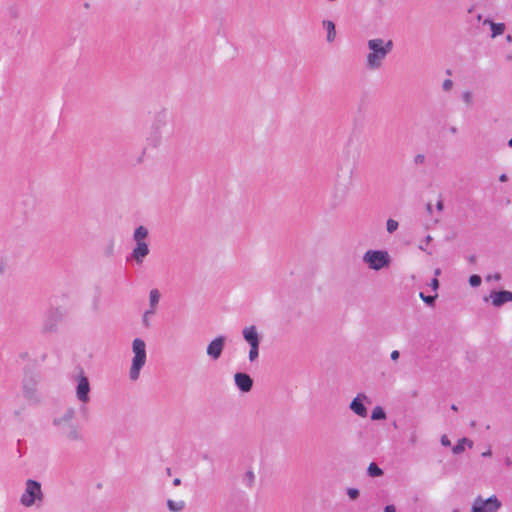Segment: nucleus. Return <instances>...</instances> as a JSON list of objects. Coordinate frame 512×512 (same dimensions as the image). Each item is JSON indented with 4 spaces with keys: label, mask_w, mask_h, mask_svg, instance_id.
<instances>
[{
    "label": "nucleus",
    "mask_w": 512,
    "mask_h": 512,
    "mask_svg": "<svg viewBox=\"0 0 512 512\" xmlns=\"http://www.w3.org/2000/svg\"><path fill=\"white\" fill-rule=\"evenodd\" d=\"M370 52L366 56V67L370 70L379 69L387 55L393 49V41H384L382 38L370 39L367 42Z\"/></svg>",
    "instance_id": "1"
},
{
    "label": "nucleus",
    "mask_w": 512,
    "mask_h": 512,
    "mask_svg": "<svg viewBox=\"0 0 512 512\" xmlns=\"http://www.w3.org/2000/svg\"><path fill=\"white\" fill-rule=\"evenodd\" d=\"M132 351L134 353V357L132 359L129 377L132 381H136L139 378L141 369L146 363L145 342L140 338H135L132 342Z\"/></svg>",
    "instance_id": "2"
},
{
    "label": "nucleus",
    "mask_w": 512,
    "mask_h": 512,
    "mask_svg": "<svg viewBox=\"0 0 512 512\" xmlns=\"http://www.w3.org/2000/svg\"><path fill=\"white\" fill-rule=\"evenodd\" d=\"M44 499L41 483L34 479H28L25 490L20 497V503L25 507H31Z\"/></svg>",
    "instance_id": "3"
},
{
    "label": "nucleus",
    "mask_w": 512,
    "mask_h": 512,
    "mask_svg": "<svg viewBox=\"0 0 512 512\" xmlns=\"http://www.w3.org/2000/svg\"><path fill=\"white\" fill-rule=\"evenodd\" d=\"M39 374L30 368L24 369L23 378V395L30 402H38L39 396L37 392V384L39 381Z\"/></svg>",
    "instance_id": "4"
},
{
    "label": "nucleus",
    "mask_w": 512,
    "mask_h": 512,
    "mask_svg": "<svg viewBox=\"0 0 512 512\" xmlns=\"http://www.w3.org/2000/svg\"><path fill=\"white\" fill-rule=\"evenodd\" d=\"M363 261L370 269L378 271L389 266L390 256L387 251L368 250L363 256Z\"/></svg>",
    "instance_id": "5"
},
{
    "label": "nucleus",
    "mask_w": 512,
    "mask_h": 512,
    "mask_svg": "<svg viewBox=\"0 0 512 512\" xmlns=\"http://www.w3.org/2000/svg\"><path fill=\"white\" fill-rule=\"evenodd\" d=\"M64 311L61 308H50L47 310L43 321V330L45 332H55L58 324L64 318Z\"/></svg>",
    "instance_id": "6"
},
{
    "label": "nucleus",
    "mask_w": 512,
    "mask_h": 512,
    "mask_svg": "<svg viewBox=\"0 0 512 512\" xmlns=\"http://www.w3.org/2000/svg\"><path fill=\"white\" fill-rule=\"evenodd\" d=\"M500 507L501 502L495 495L485 500L482 499L481 496H478L472 505L471 512H497Z\"/></svg>",
    "instance_id": "7"
},
{
    "label": "nucleus",
    "mask_w": 512,
    "mask_h": 512,
    "mask_svg": "<svg viewBox=\"0 0 512 512\" xmlns=\"http://www.w3.org/2000/svg\"><path fill=\"white\" fill-rule=\"evenodd\" d=\"M56 427L59 429L60 434L68 441L75 442L84 440V434L81 427L75 420Z\"/></svg>",
    "instance_id": "8"
},
{
    "label": "nucleus",
    "mask_w": 512,
    "mask_h": 512,
    "mask_svg": "<svg viewBox=\"0 0 512 512\" xmlns=\"http://www.w3.org/2000/svg\"><path fill=\"white\" fill-rule=\"evenodd\" d=\"M150 248L147 242L135 243L131 253L126 256V262H134L141 266L144 263L145 258L149 255Z\"/></svg>",
    "instance_id": "9"
},
{
    "label": "nucleus",
    "mask_w": 512,
    "mask_h": 512,
    "mask_svg": "<svg viewBox=\"0 0 512 512\" xmlns=\"http://www.w3.org/2000/svg\"><path fill=\"white\" fill-rule=\"evenodd\" d=\"M90 383L88 378L81 373L77 378V385H76V397L77 399L83 403L86 404L90 401Z\"/></svg>",
    "instance_id": "10"
},
{
    "label": "nucleus",
    "mask_w": 512,
    "mask_h": 512,
    "mask_svg": "<svg viewBox=\"0 0 512 512\" xmlns=\"http://www.w3.org/2000/svg\"><path fill=\"white\" fill-rule=\"evenodd\" d=\"M226 337L225 336H218L215 339H213L207 346V355L212 360H218L223 352L224 346H225Z\"/></svg>",
    "instance_id": "11"
},
{
    "label": "nucleus",
    "mask_w": 512,
    "mask_h": 512,
    "mask_svg": "<svg viewBox=\"0 0 512 512\" xmlns=\"http://www.w3.org/2000/svg\"><path fill=\"white\" fill-rule=\"evenodd\" d=\"M234 381L237 388L242 392H249L253 387V380L247 373H236Z\"/></svg>",
    "instance_id": "12"
},
{
    "label": "nucleus",
    "mask_w": 512,
    "mask_h": 512,
    "mask_svg": "<svg viewBox=\"0 0 512 512\" xmlns=\"http://www.w3.org/2000/svg\"><path fill=\"white\" fill-rule=\"evenodd\" d=\"M490 298L495 307H501L507 302H512V292L508 290L492 291Z\"/></svg>",
    "instance_id": "13"
},
{
    "label": "nucleus",
    "mask_w": 512,
    "mask_h": 512,
    "mask_svg": "<svg viewBox=\"0 0 512 512\" xmlns=\"http://www.w3.org/2000/svg\"><path fill=\"white\" fill-rule=\"evenodd\" d=\"M366 399V395L358 394L350 403V409L360 417H366L368 414L367 408L364 404V400Z\"/></svg>",
    "instance_id": "14"
},
{
    "label": "nucleus",
    "mask_w": 512,
    "mask_h": 512,
    "mask_svg": "<svg viewBox=\"0 0 512 512\" xmlns=\"http://www.w3.org/2000/svg\"><path fill=\"white\" fill-rule=\"evenodd\" d=\"M164 125V122L160 119L156 120L152 126V131L150 136L147 138L148 144L157 147L160 145L162 140V132L161 128Z\"/></svg>",
    "instance_id": "15"
},
{
    "label": "nucleus",
    "mask_w": 512,
    "mask_h": 512,
    "mask_svg": "<svg viewBox=\"0 0 512 512\" xmlns=\"http://www.w3.org/2000/svg\"><path fill=\"white\" fill-rule=\"evenodd\" d=\"M242 335L249 345H260V336L254 325L245 327L242 331Z\"/></svg>",
    "instance_id": "16"
},
{
    "label": "nucleus",
    "mask_w": 512,
    "mask_h": 512,
    "mask_svg": "<svg viewBox=\"0 0 512 512\" xmlns=\"http://www.w3.org/2000/svg\"><path fill=\"white\" fill-rule=\"evenodd\" d=\"M76 411L74 408H67L62 415L55 417L53 419V425L59 426L68 422H72L75 420Z\"/></svg>",
    "instance_id": "17"
},
{
    "label": "nucleus",
    "mask_w": 512,
    "mask_h": 512,
    "mask_svg": "<svg viewBox=\"0 0 512 512\" xmlns=\"http://www.w3.org/2000/svg\"><path fill=\"white\" fill-rule=\"evenodd\" d=\"M148 234V229L145 226L140 225L134 230L132 239L135 243H144L146 242L145 240L148 237Z\"/></svg>",
    "instance_id": "18"
},
{
    "label": "nucleus",
    "mask_w": 512,
    "mask_h": 512,
    "mask_svg": "<svg viewBox=\"0 0 512 512\" xmlns=\"http://www.w3.org/2000/svg\"><path fill=\"white\" fill-rule=\"evenodd\" d=\"M484 24H489L491 27V37L495 38L497 36H500L505 31V24L504 23H495L489 19L484 20Z\"/></svg>",
    "instance_id": "19"
},
{
    "label": "nucleus",
    "mask_w": 512,
    "mask_h": 512,
    "mask_svg": "<svg viewBox=\"0 0 512 512\" xmlns=\"http://www.w3.org/2000/svg\"><path fill=\"white\" fill-rule=\"evenodd\" d=\"M323 27L326 29L327 31V41L329 43H332L335 38H336V29H335V24L333 21L331 20H324L323 21Z\"/></svg>",
    "instance_id": "20"
},
{
    "label": "nucleus",
    "mask_w": 512,
    "mask_h": 512,
    "mask_svg": "<svg viewBox=\"0 0 512 512\" xmlns=\"http://www.w3.org/2000/svg\"><path fill=\"white\" fill-rule=\"evenodd\" d=\"M465 445L471 448L473 446V442L468 438L459 439L458 442L453 446L452 452L454 454H461L465 450Z\"/></svg>",
    "instance_id": "21"
},
{
    "label": "nucleus",
    "mask_w": 512,
    "mask_h": 512,
    "mask_svg": "<svg viewBox=\"0 0 512 512\" xmlns=\"http://www.w3.org/2000/svg\"><path fill=\"white\" fill-rule=\"evenodd\" d=\"M159 300H160L159 290L152 289L149 293V303H150L149 309H153L154 311H156V306L159 303Z\"/></svg>",
    "instance_id": "22"
},
{
    "label": "nucleus",
    "mask_w": 512,
    "mask_h": 512,
    "mask_svg": "<svg viewBox=\"0 0 512 512\" xmlns=\"http://www.w3.org/2000/svg\"><path fill=\"white\" fill-rule=\"evenodd\" d=\"M167 506L171 512H179L182 511L185 507L184 501H174V500H168Z\"/></svg>",
    "instance_id": "23"
},
{
    "label": "nucleus",
    "mask_w": 512,
    "mask_h": 512,
    "mask_svg": "<svg viewBox=\"0 0 512 512\" xmlns=\"http://www.w3.org/2000/svg\"><path fill=\"white\" fill-rule=\"evenodd\" d=\"M367 473L370 477H379L383 475V470L376 463L372 462L368 466Z\"/></svg>",
    "instance_id": "24"
},
{
    "label": "nucleus",
    "mask_w": 512,
    "mask_h": 512,
    "mask_svg": "<svg viewBox=\"0 0 512 512\" xmlns=\"http://www.w3.org/2000/svg\"><path fill=\"white\" fill-rule=\"evenodd\" d=\"M386 418V413L384 409L380 406H376L371 413L372 420H384Z\"/></svg>",
    "instance_id": "25"
},
{
    "label": "nucleus",
    "mask_w": 512,
    "mask_h": 512,
    "mask_svg": "<svg viewBox=\"0 0 512 512\" xmlns=\"http://www.w3.org/2000/svg\"><path fill=\"white\" fill-rule=\"evenodd\" d=\"M259 356V345H250L249 360L255 361Z\"/></svg>",
    "instance_id": "26"
},
{
    "label": "nucleus",
    "mask_w": 512,
    "mask_h": 512,
    "mask_svg": "<svg viewBox=\"0 0 512 512\" xmlns=\"http://www.w3.org/2000/svg\"><path fill=\"white\" fill-rule=\"evenodd\" d=\"M398 222L394 219H388L386 223V228L388 233H394L398 229Z\"/></svg>",
    "instance_id": "27"
},
{
    "label": "nucleus",
    "mask_w": 512,
    "mask_h": 512,
    "mask_svg": "<svg viewBox=\"0 0 512 512\" xmlns=\"http://www.w3.org/2000/svg\"><path fill=\"white\" fill-rule=\"evenodd\" d=\"M155 312L156 311H154L153 309H148L145 311L143 318H142V322L145 327L150 326V322H149L150 316L154 315Z\"/></svg>",
    "instance_id": "28"
},
{
    "label": "nucleus",
    "mask_w": 512,
    "mask_h": 512,
    "mask_svg": "<svg viewBox=\"0 0 512 512\" xmlns=\"http://www.w3.org/2000/svg\"><path fill=\"white\" fill-rule=\"evenodd\" d=\"M482 282V279L479 275L477 274H473L469 277V284L472 286V287H478L480 286Z\"/></svg>",
    "instance_id": "29"
},
{
    "label": "nucleus",
    "mask_w": 512,
    "mask_h": 512,
    "mask_svg": "<svg viewBox=\"0 0 512 512\" xmlns=\"http://www.w3.org/2000/svg\"><path fill=\"white\" fill-rule=\"evenodd\" d=\"M359 490L357 488H348L347 495L350 499L355 500L359 497Z\"/></svg>",
    "instance_id": "30"
},
{
    "label": "nucleus",
    "mask_w": 512,
    "mask_h": 512,
    "mask_svg": "<svg viewBox=\"0 0 512 512\" xmlns=\"http://www.w3.org/2000/svg\"><path fill=\"white\" fill-rule=\"evenodd\" d=\"M462 99L466 104H468V105L471 104L472 103V93L470 91L463 92Z\"/></svg>",
    "instance_id": "31"
},
{
    "label": "nucleus",
    "mask_w": 512,
    "mask_h": 512,
    "mask_svg": "<svg viewBox=\"0 0 512 512\" xmlns=\"http://www.w3.org/2000/svg\"><path fill=\"white\" fill-rule=\"evenodd\" d=\"M422 300L428 304H432L435 301L436 296H426L423 292L420 293Z\"/></svg>",
    "instance_id": "32"
},
{
    "label": "nucleus",
    "mask_w": 512,
    "mask_h": 512,
    "mask_svg": "<svg viewBox=\"0 0 512 512\" xmlns=\"http://www.w3.org/2000/svg\"><path fill=\"white\" fill-rule=\"evenodd\" d=\"M245 479L247 480V484L252 486L255 479L254 473L252 471H248L245 475Z\"/></svg>",
    "instance_id": "33"
},
{
    "label": "nucleus",
    "mask_w": 512,
    "mask_h": 512,
    "mask_svg": "<svg viewBox=\"0 0 512 512\" xmlns=\"http://www.w3.org/2000/svg\"><path fill=\"white\" fill-rule=\"evenodd\" d=\"M452 86H453V81L451 79L444 80V82L442 84L443 90H445V91L451 90Z\"/></svg>",
    "instance_id": "34"
},
{
    "label": "nucleus",
    "mask_w": 512,
    "mask_h": 512,
    "mask_svg": "<svg viewBox=\"0 0 512 512\" xmlns=\"http://www.w3.org/2000/svg\"><path fill=\"white\" fill-rule=\"evenodd\" d=\"M425 161V156L423 154H417L415 157H414V163L416 165H419V164H423Z\"/></svg>",
    "instance_id": "35"
},
{
    "label": "nucleus",
    "mask_w": 512,
    "mask_h": 512,
    "mask_svg": "<svg viewBox=\"0 0 512 512\" xmlns=\"http://www.w3.org/2000/svg\"><path fill=\"white\" fill-rule=\"evenodd\" d=\"M440 442L445 447H449L451 445V442L446 435L441 436Z\"/></svg>",
    "instance_id": "36"
},
{
    "label": "nucleus",
    "mask_w": 512,
    "mask_h": 512,
    "mask_svg": "<svg viewBox=\"0 0 512 512\" xmlns=\"http://www.w3.org/2000/svg\"><path fill=\"white\" fill-rule=\"evenodd\" d=\"M492 279L495 281H499L501 279V275L499 273H495L494 275L487 276V281H490Z\"/></svg>",
    "instance_id": "37"
},
{
    "label": "nucleus",
    "mask_w": 512,
    "mask_h": 512,
    "mask_svg": "<svg viewBox=\"0 0 512 512\" xmlns=\"http://www.w3.org/2000/svg\"><path fill=\"white\" fill-rule=\"evenodd\" d=\"M396 508L393 504L386 505L383 509V512H395Z\"/></svg>",
    "instance_id": "38"
},
{
    "label": "nucleus",
    "mask_w": 512,
    "mask_h": 512,
    "mask_svg": "<svg viewBox=\"0 0 512 512\" xmlns=\"http://www.w3.org/2000/svg\"><path fill=\"white\" fill-rule=\"evenodd\" d=\"M399 356H400V353H399L398 350L392 351L391 355H390L391 359L394 360V361L397 360L399 358Z\"/></svg>",
    "instance_id": "39"
},
{
    "label": "nucleus",
    "mask_w": 512,
    "mask_h": 512,
    "mask_svg": "<svg viewBox=\"0 0 512 512\" xmlns=\"http://www.w3.org/2000/svg\"><path fill=\"white\" fill-rule=\"evenodd\" d=\"M430 285L434 290H436L439 287V281L437 280V278L432 279Z\"/></svg>",
    "instance_id": "40"
},
{
    "label": "nucleus",
    "mask_w": 512,
    "mask_h": 512,
    "mask_svg": "<svg viewBox=\"0 0 512 512\" xmlns=\"http://www.w3.org/2000/svg\"><path fill=\"white\" fill-rule=\"evenodd\" d=\"M499 180L501 182H506L508 180V176L505 173H503L499 176Z\"/></svg>",
    "instance_id": "41"
},
{
    "label": "nucleus",
    "mask_w": 512,
    "mask_h": 512,
    "mask_svg": "<svg viewBox=\"0 0 512 512\" xmlns=\"http://www.w3.org/2000/svg\"><path fill=\"white\" fill-rule=\"evenodd\" d=\"M492 455V452L490 449H488L487 451L483 452L482 453V456L483 457H490Z\"/></svg>",
    "instance_id": "42"
},
{
    "label": "nucleus",
    "mask_w": 512,
    "mask_h": 512,
    "mask_svg": "<svg viewBox=\"0 0 512 512\" xmlns=\"http://www.w3.org/2000/svg\"><path fill=\"white\" fill-rule=\"evenodd\" d=\"M468 261H469L470 263H475V262H476V256H475V255H471V256H469V257H468Z\"/></svg>",
    "instance_id": "43"
},
{
    "label": "nucleus",
    "mask_w": 512,
    "mask_h": 512,
    "mask_svg": "<svg viewBox=\"0 0 512 512\" xmlns=\"http://www.w3.org/2000/svg\"><path fill=\"white\" fill-rule=\"evenodd\" d=\"M180 484H181V480H180L179 478H175V479L173 480V485H174V486H178V485H180Z\"/></svg>",
    "instance_id": "44"
},
{
    "label": "nucleus",
    "mask_w": 512,
    "mask_h": 512,
    "mask_svg": "<svg viewBox=\"0 0 512 512\" xmlns=\"http://www.w3.org/2000/svg\"><path fill=\"white\" fill-rule=\"evenodd\" d=\"M437 209H438V210H442V209H443V202H442V201H438V203H437Z\"/></svg>",
    "instance_id": "45"
},
{
    "label": "nucleus",
    "mask_w": 512,
    "mask_h": 512,
    "mask_svg": "<svg viewBox=\"0 0 512 512\" xmlns=\"http://www.w3.org/2000/svg\"><path fill=\"white\" fill-rule=\"evenodd\" d=\"M432 240V237L430 235H427L425 238L426 244H428Z\"/></svg>",
    "instance_id": "46"
},
{
    "label": "nucleus",
    "mask_w": 512,
    "mask_h": 512,
    "mask_svg": "<svg viewBox=\"0 0 512 512\" xmlns=\"http://www.w3.org/2000/svg\"><path fill=\"white\" fill-rule=\"evenodd\" d=\"M86 410H87L86 406H84V405H83V406H81V412H82L83 414H85Z\"/></svg>",
    "instance_id": "47"
},
{
    "label": "nucleus",
    "mask_w": 512,
    "mask_h": 512,
    "mask_svg": "<svg viewBox=\"0 0 512 512\" xmlns=\"http://www.w3.org/2000/svg\"><path fill=\"white\" fill-rule=\"evenodd\" d=\"M506 40H507L508 42H512V36H511V35H507V36H506Z\"/></svg>",
    "instance_id": "48"
},
{
    "label": "nucleus",
    "mask_w": 512,
    "mask_h": 512,
    "mask_svg": "<svg viewBox=\"0 0 512 512\" xmlns=\"http://www.w3.org/2000/svg\"><path fill=\"white\" fill-rule=\"evenodd\" d=\"M440 273H441V270H440L439 268H437V269L435 270V275H436V276H437V275H440Z\"/></svg>",
    "instance_id": "49"
},
{
    "label": "nucleus",
    "mask_w": 512,
    "mask_h": 512,
    "mask_svg": "<svg viewBox=\"0 0 512 512\" xmlns=\"http://www.w3.org/2000/svg\"><path fill=\"white\" fill-rule=\"evenodd\" d=\"M508 146H509L510 148H512V138H511V139H509V141H508Z\"/></svg>",
    "instance_id": "50"
},
{
    "label": "nucleus",
    "mask_w": 512,
    "mask_h": 512,
    "mask_svg": "<svg viewBox=\"0 0 512 512\" xmlns=\"http://www.w3.org/2000/svg\"><path fill=\"white\" fill-rule=\"evenodd\" d=\"M424 247H425V244H422V245H420V246H419V248H420L421 250H425V248H424Z\"/></svg>",
    "instance_id": "51"
},
{
    "label": "nucleus",
    "mask_w": 512,
    "mask_h": 512,
    "mask_svg": "<svg viewBox=\"0 0 512 512\" xmlns=\"http://www.w3.org/2000/svg\"><path fill=\"white\" fill-rule=\"evenodd\" d=\"M424 247H425V244H422V245H420V246H419V248H420L421 250H425V248H424Z\"/></svg>",
    "instance_id": "52"
},
{
    "label": "nucleus",
    "mask_w": 512,
    "mask_h": 512,
    "mask_svg": "<svg viewBox=\"0 0 512 512\" xmlns=\"http://www.w3.org/2000/svg\"><path fill=\"white\" fill-rule=\"evenodd\" d=\"M451 409H453V410H457L456 405H454V404H453V405L451 406Z\"/></svg>",
    "instance_id": "53"
},
{
    "label": "nucleus",
    "mask_w": 512,
    "mask_h": 512,
    "mask_svg": "<svg viewBox=\"0 0 512 512\" xmlns=\"http://www.w3.org/2000/svg\"><path fill=\"white\" fill-rule=\"evenodd\" d=\"M427 209H428L429 211H431V204H428V205H427Z\"/></svg>",
    "instance_id": "54"
},
{
    "label": "nucleus",
    "mask_w": 512,
    "mask_h": 512,
    "mask_svg": "<svg viewBox=\"0 0 512 512\" xmlns=\"http://www.w3.org/2000/svg\"><path fill=\"white\" fill-rule=\"evenodd\" d=\"M451 131H452L453 133H455V132H456V128H452V129H451Z\"/></svg>",
    "instance_id": "55"
},
{
    "label": "nucleus",
    "mask_w": 512,
    "mask_h": 512,
    "mask_svg": "<svg viewBox=\"0 0 512 512\" xmlns=\"http://www.w3.org/2000/svg\"><path fill=\"white\" fill-rule=\"evenodd\" d=\"M452 512H460V510H458V509H454Z\"/></svg>",
    "instance_id": "56"
}]
</instances>
